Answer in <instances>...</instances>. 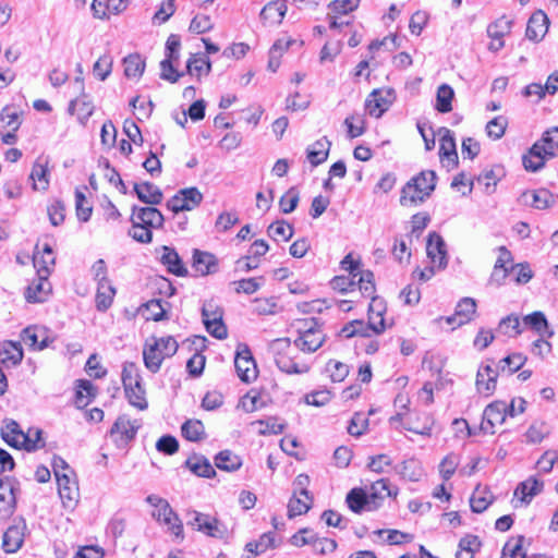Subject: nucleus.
Instances as JSON below:
<instances>
[{
  "label": "nucleus",
  "mask_w": 558,
  "mask_h": 558,
  "mask_svg": "<svg viewBox=\"0 0 558 558\" xmlns=\"http://www.w3.org/2000/svg\"><path fill=\"white\" fill-rule=\"evenodd\" d=\"M323 330L311 323L310 327L300 330L299 337L291 342L288 338L276 339L270 343V350L278 368L286 374H305L311 369L308 357L300 355L313 353L324 343Z\"/></svg>",
  "instance_id": "f257e3e1"
},
{
  "label": "nucleus",
  "mask_w": 558,
  "mask_h": 558,
  "mask_svg": "<svg viewBox=\"0 0 558 558\" xmlns=\"http://www.w3.org/2000/svg\"><path fill=\"white\" fill-rule=\"evenodd\" d=\"M399 489L396 486H390L389 481L380 478L371 484L366 488H353L345 498L348 507L355 513L363 511H376L383 505L387 497L397 498Z\"/></svg>",
  "instance_id": "f03ea898"
},
{
  "label": "nucleus",
  "mask_w": 558,
  "mask_h": 558,
  "mask_svg": "<svg viewBox=\"0 0 558 558\" xmlns=\"http://www.w3.org/2000/svg\"><path fill=\"white\" fill-rule=\"evenodd\" d=\"M178 341L172 336L155 337L146 339L143 347V361L145 367L157 373L162 362L173 356L178 351Z\"/></svg>",
  "instance_id": "7ed1b4c3"
},
{
  "label": "nucleus",
  "mask_w": 558,
  "mask_h": 558,
  "mask_svg": "<svg viewBox=\"0 0 558 558\" xmlns=\"http://www.w3.org/2000/svg\"><path fill=\"white\" fill-rule=\"evenodd\" d=\"M53 472L58 494L64 509L73 511L80 501V488L74 471L62 459H54Z\"/></svg>",
  "instance_id": "20e7f679"
},
{
  "label": "nucleus",
  "mask_w": 558,
  "mask_h": 558,
  "mask_svg": "<svg viewBox=\"0 0 558 558\" xmlns=\"http://www.w3.org/2000/svg\"><path fill=\"white\" fill-rule=\"evenodd\" d=\"M121 380L129 404L138 411H145L148 408V401L140 367L133 362H125Z\"/></svg>",
  "instance_id": "39448f33"
},
{
  "label": "nucleus",
  "mask_w": 558,
  "mask_h": 558,
  "mask_svg": "<svg viewBox=\"0 0 558 558\" xmlns=\"http://www.w3.org/2000/svg\"><path fill=\"white\" fill-rule=\"evenodd\" d=\"M2 439L11 447L34 451L45 446L43 432L38 428H29L26 433L13 420H5L1 427Z\"/></svg>",
  "instance_id": "423d86ee"
},
{
  "label": "nucleus",
  "mask_w": 558,
  "mask_h": 558,
  "mask_svg": "<svg viewBox=\"0 0 558 558\" xmlns=\"http://www.w3.org/2000/svg\"><path fill=\"white\" fill-rule=\"evenodd\" d=\"M522 412L523 398L513 399L510 404L504 401H494L485 408L480 428L483 433L493 435L508 416L513 417Z\"/></svg>",
  "instance_id": "0eeeda50"
},
{
  "label": "nucleus",
  "mask_w": 558,
  "mask_h": 558,
  "mask_svg": "<svg viewBox=\"0 0 558 558\" xmlns=\"http://www.w3.org/2000/svg\"><path fill=\"white\" fill-rule=\"evenodd\" d=\"M435 185L436 173L430 170L422 171L402 187L400 196L401 205L412 206L424 202L432 194Z\"/></svg>",
  "instance_id": "6e6552de"
},
{
  "label": "nucleus",
  "mask_w": 558,
  "mask_h": 558,
  "mask_svg": "<svg viewBox=\"0 0 558 558\" xmlns=\"http://www.w3.org/2000/svg\"><path fill=\"white\" fill-rule=\"evenodd\" d=\"M148 505L153 508V518L167 529V532L175 538L183 539V524L179 515L173 511L169 502L158 496L150 495L146 498Z\"/></svg>",
  "instance_id": "1a4fd4ad"
},
{
  "label": "nucleus",
  "mask_w": 558,
  "mask_h": 558,
  "mask_svg": "<svg viewBox=\"0 0 558 558\" xmlns=\"http://www.w3.org/2000/svg\"><path fill=\"white\" fill-rule=\"evenodd\" d=\"M496 254L497 258L490 275V282L501 286L506 283L507 279H510L520 284L521 276H523V265H514L511 253L505 246L497 247Z\"/></svg>",
  "instance_id": "9d476101"
},
{
  "label": "nucleus",
  "mask_w": 558,
  "mask_h": 558,
  "mask_svg": "<svg viewBox=\"0 0 558 558\" xmlns=\"http://www.w3.org/2000/svg\"><path fill=\"white\" fill-rule=\"evenodd\" d=\"M74 84L81 93L76 98L69 102L68 112L69 114L75 117L80 124L86 125L87 121L95 111V105L90 95L85 93V84L83 77H76L74 80Z\"/></svg>",
  "instance_id": "9b49d317"
},
{
  "label": "nucleus",
  "mask_w": 558,
  "mask_h": 558,
  "mask_svg": "<svg viewBox=\"0 0 558 558\" xmlns=\"http://www.w3.org/2000/svg\"><path fill=\"white\" fill-rule=\"evenodd\" d=\"M142 422L128 414L118 416L110 429V437L118 448L126 447L136 436Z\"/></svg>",
  "instance_id": "f8f14e48"
},
{
  "label": "nucleus",
  "mask_w": 558,
  "mask_h": 558,
  "mask_svg": "<svg viewBox=\"0 0 558 558\" xmlns=\"http://www.w3.org/2000/svg\"><path fill=\"white\" fill-rule=\"evenodd\" d=\"M341 269L349 276L357 278L359 292L362 296H369L375 293L374 275L368 270H361V265L352 254H348L340 263Z\"/></svg>",
  "instance_id": "ddd939ff"
},
{
  "label": "nucleus",
  "mask_w": 558,
  "mask_h": 558,
  "mask_svg": "<svg viewBox=\"0 0 558 558\" xmlns=\"http://www.w3.org/2000/svg\"><path fill=\"white\" fill-rule=\"evenodd\" d=\"M203 193L195 186L179 190L167 202V208L174 214L192 211L203 202Z\"/></svg>",
  "instance_id": "4468645a"
},
{
  "label": "nucleus",
  "mask_w": 558,
  "mask_h": 558,
  "mask_svg": "<svg viewBox=\"0 0 558 558\" xmlns=\"http://www.w3.org/2000/svg\"><path fill=\"white\" fill-rule=\"evenodd\" d=\"M234 367L238 377L243 383H252L257 378L256 362L246 344H239L234 356Z\"/></svg>",
  "instance_id": "2eb2a0df"
},
{
  "label": "nucleus",
  "mask_w": 558,
  "mask_h": 558,
  "mask_svg": "<svg viewBox=\"0 0 558 558\" xmlns=\"http://www.w3.org/2000/svg\"><path fill=\"white\" fill-rule=\"evenodd\" d=\"M437 137L439 140V161L447 171H451L457 168L459 162L453 134L450 130L440 128L437 131Z\"/></svg>",
  "instance_id": "dca6fc26"
},
{
  "label": "nucleus",
  "mask_w": 558,
  "mask_h": 558,
  "mask_svg": "<svg viewBox=\"0 0 558 558\" xmlns=\"http://www.w3.org/2000/svg\"><path fill=\"white\" fill-rule=\"evenodd\" d=\"M187 515V525L192 526L194 530L211 537L223 536L225 529L216 518L195 510L190 511Z\"/></svg>",
  "instance_id": "f3484780"
},
{
  "label": "nucleus",
  "mask_w": 558,
  "mask_h": 558,
  "mask_svg": "<svg viewBox=\"0 0 558 558\" xmlns=\"http://www.w3.org/2000/svg\"><path fill=\"white\" fill-rule=\"evenodd\" d=\"M393 100L395 95L391 89H375L366 98L365 109L369 116L380 118L389 109Z\"/></svg>",
  "instance_id": "a211bd4d"
},
{
  "label": "nucleus",
  "mask_w": 558,
  "mask_h": 558,
  "mask_svg": "<svg viewBox=\"0 0 558 558\" xmlns=\"http://www.w3.org/2000/svg\"><path fill=\"white\" fill-rule=\"evenodd\" d=\"M498 372L489 362H483L476 372L475 388L477 393L490 397L497 387Z\"/></svg>",
  "instance_id": "6ab92c4d"
},
{
  "label": "nucleus",
  "mask_w": 558,
  "mask_h": 558,
  "mask_svg": "<svg viewBox=\"0 0 558 558\" xmlns=\"http://www.w3.org/2000/svg\"><path fill=\"white\" fill-rule=\"evenodd\" d=\"M20 125L19 113L10 107L3 108L0 112V135L3 144L12 145L16 142V131Z\"/></svg>",
  "instance_id": "aec40b11"
},
{
  "label": "nucleus",
  "mask_w": 558,
  "mask_h": 558,
  "mask_svg": "<svg viewBox=\"0 0 558 558\" xmlns=\"http://www.w3.org/2000/svg\"><path fill=\"white\" fill-rule=\"evenodd\" d=\"M426 254L429 264L444 269L448 263L447 248L444 239L437 233H430L426 242Z\"/></svg>",
  "instance_id": "412c9836"
},
{
  "label": "nucleus",
  "mask_w": 558,
  "mask_h": 558,
  "mask_svg": "<svg viewBox=\"0 0 558 558\" xmlns=\"http://www.w3.org/2000/svg\"><path fill=\"white\" fill-rule=\"evenodd\" d=\"M511 22L506 17H500L487 27V35L489 37L488 50L498 52L505 46V37L510 33Z\"/></svg>",
  "instance_id": "4be33fe9"
},
{
  "label": "nucleus",
  "mask_w": 558,
  "mask_h": 558,
  "mask_svg": "<svg viewBox=\"0 0 558 558\" xmlns=\"http://www.w3.org/2000/svg\"><path fill=\"white\" fill-rule=\"evenodd\" d=\"M288 12L287 0H274L260 10L259 19L265 26H278Z\"/></svg>",
  "instance_id": "5701e85b"
},
{
  "label": "nucleus",
  "mask_w": 558,
  "mask_h": 558,
  "mask_svg": "<svg viewBox=\"0 0 558 558\" xmlns=\"http://www.w3.org/2000/svg\"><path fill=\"white\" fill-rule=\"evenodd\" d=\"M549 28V19L543 11L534 12L526 24L525 36L535 43L544 39Z\"/></svg>",
  "instance_id": "b1692460"
},
{
  "label": "nucleus",
  "mask_w": 558,
  "mask_h": 558,
  "mask_svg": "<svg viewBox=\"0 0 558 558\" xmlns=\"http://www.w3.org/2000/svg\"><path fill=\"white\" fill-rule=\"evenodd\" d=\"M371 303L368 306V327L375 333H381L386 329L385 324V314H386V303L383 299L375 296L374 293L369 295Z\"/></svg>",
  "instance_id": "393cba45"
},
{
  "label": "nucleus",
  "mask_w": 558,
  "mask_h": 558,
  "mask_svg": "<svg viewBox=\"0 0 558 558\" xmlns=\"http://www.w3.org/2000/svg\"><path fill=\"white\" fill-rule=\"evenodd\" d=\"M38 278L34 280L25 291V298L29 303H41L48 300L51 294V284L46 274H37Z\"/></svg>",
  "instance_id": "a878e982"
},
{
  "label": "nucleus",
  "mask_w": 558,
  "mask_h": 558,
  "mask_svg": "<svg viewBox=\"0 0 558 558\" xmlns=\"http://www.w3.org/2000/svg\"><path fill=\"white\" fill-rule=\"evenodd\" d=\"M54 254L52 247L47 242H38L36 244L33 262L37 274L50 275L52 267L54 266Z\"/></svg>",
  "instance_id": "bb28decb"
},
{
  "label": "nucleus",
  "mask_w": 558,
  "mask_h": 558,
  "mask_svg": "<svg viewBox=\"0 0 558 558\" xmlns=\"http://www.w3.org/2000/svg\"><path fill=\"white\" fill-rule=\"evenodd\" d=\"M23 342L33 350H43L52 341L48 330L40 326H29L22 331Z\"/></svg>",
  "instance_id": "cd10ccee"
},
{
  "label": "nucleus",
  "mask_w": 558,
  "mask_h": 558,
  "mask_svg": "<svg viewBox=\"0 0 558 558\" xmlns=\"http://www.w3.org/2000/svg\"><path fill=\"white\" fill-rule=\"evenodd\" d=\"M49 161L45 157H38L29 174V179L33 182V189L35 191H46L49 187Z\"/></svg>",
  "instance_id": "c85d7f7f"
},
{
  "label": "nucleus",
  "mask_w": 558,
  "mask_h": 558,
  "mask_svg": "<svg viewBox=\"0 0 558 558\" xmlns=\"http://www.w3.org/2000/svg\"><path fill=\"white\" fill-rule=\"evenodd\" d=\"M24 534L25 523L23 521L9 526L3 534V549L7 553H16L24 542Z\"/></svg>",
  "instance_id": "c756f323"
},
{
  "label": "nucleus",
  "mask_w": 558,
  "mask_h": 558,
  "mask_svg": "<svg viewBox=\"0 0 558 558\" xmlns=\"http://www.w3.org/2000/svg\"><path fill=\"white\" fill-rule=\"evenodd\" d=\"M549 159H553V157L547 155V150L534 143L525 154V171L537 172L544 168Z\"/></svg>",
  "instance_id": "7c9ffc66"
},
{
  "label": "nucleus",
  "mask_w": 558,
  "mask_h": 558,
  "mask_svg": "<svg viewBox=\"0 0 558 558\" xmlns=\"http://www.w3.org/2000/svg\"><path fill=\"white\" fill-rule=\"evenodd\" d=\"M494 500L495 496L488 486L477 485L470 497V506L473 512L481 513L485 511Z\"/></svg>",
  "instance_id": "2f4dec72"
},
{
  "label": "nucleus",
  "mask_w": 558,
  "mask_h": 558,
  "mask_svg": "<svg viewBox=\"0 0 558 558\" xmlns=\"http://www.w3.org/2000/svg\"><path fill=\"white\" fill-rule=\"evenodd\" d=\"M331 143L327 140V137H322L311 144L306 148V158L308 162L316 167L323 162H325L329 156Z\"/></svg>",
  "instance_id": "473e14b6"
},
{
  "label": "nucleus",
  "mask_w": 558,
  "mask_h": 558,
  "mask_svg": "<svg viewBox=\"0 0 558 558\" xmlns=\"http://www.w3.org/2000/svg\"><path fill=\"white\" fill-rule=\"evenodd\" d=\"M533 331L537 337H553L554 331L543 312L525 315V331Z\"/></svg>",
  "instance_id": "72a5a7b5"
},
{
  "label": "nucleus",
  "mask_w": 558,
  "mask_h": 558,
  "mask_svg": "<svg viewBox=\"0 0 558 558\" xmlns=\"http://www.w3.org/2000/svg\"><path fill=\"white\" fill-rule=\"evenodd\" d=\"M132 221H136L151 229H158L163 223V216L155 207H143L133 213Z\"/></svg>",
  "instance_id": "f704fd0d"
},
{
  "label": "nucleus",
  "mask_w": 558,
  "mask_h": 558,
  "mask_svg": "<svg viewBox=\"0 0 558 558\" xmlns=\"http://www.w3.org/2000/svg\"><path fill=\"white\" fill-rule=\"evenodd\" d=\"M23 360V350L19 342L3 341L0 343V361L7 366H15Z\"/></svg>",
  "instance_id": "c9c22d12"
},
{
  "label": "nucleus",
  "mask_w": 558,
  "mask_h": 558,
  "mask_svg": "<svg viewBox=\"0 0 558 558\" xmlns=\"http://www.w3.org/2000/svg\"><path fill=\"white\" fill-rule=\"evenodd\" d=\"M159 259L165 265L169 272L183 276L186 272L178 253L168 246H162L159 253Z\"/></svg>",
  "instance_id": "e433bc0d"
},
{
  "label": "nucleus",
  "mask_w": 558,
  "mask_h": 558,
  "mask_svg": "<svg viewBox=\"0 0 558 558\" xmlns=\"http://www.w3.org/2000/svg\"><path fill=\"white\" fill-rule=\"evenodd\" d=\"M116 289L111 281H100L97 283L95 303L98 311H107L114 299Z\"/></svg>",
  "instance_id": "4c0bfd02"
},
{
  "label": "nucleus",
  "mask_w": 558,
  "mask_h": 558,
  "mask_svg": "<svg viewBox=\"0 0 558 558\" xmlns=\"http://www.w3.org/2000/svg\"><path fill=\"white\" fill-rule=\"evenodd\" d=\"M275 547H277L276 535L268 532L260 535L257 541L247 543L245 550L250 554L247 558H255Z\"/></svg>",
  "instance_id": "58836bf2"
},
{
  "label": "nucleus",
  "mask_w": 558,
  "mask_h": 558,
  "mask_svg": "<svg viewBox=\"0 0 558 558\" xmlns=\"http://www.w3.org/2000/svg\"><path fill=\"white\" fill-rule=\"evenodd\" d=\"M186 71L190 75L201 80L207 76L211 71V62L208 57L201 54H192L186 63Z\"/></svg>",
  "instance_id": "ea45409f"
},
{
  "label": "nucleus",
  "mask_w": 558,
  "mask_h": 558,
  "mask_svg": "<svg viewBox=\"0 0 558 558\" xmlns=\"http://www.w3.org/2000/svg\"><path fill=\"white\" fill-rule=\"evenodd\" d=\"M310 493H293L288 504V515L294 518L306 513L312 506Z\"/></svg>",
  "instance_id": "a19ab883"
},
{
  "label": "nucleus",
  "mask_w": 558,
  "mask_h": 558,
  "mask_svg": "<svg viewBox=\"0 0 558 558\" xmlns=\"http://www.w3.org/2000/svg\"><path fill=\"white\" fill-rule=\"evenodd\" d=\"M134 191L143 203L157 205L162 201L160 189L153 183L144 182L134 184Z\"/></svg>",
  "instance_id": "79ce46f5"
},
{
  "label": "nucleus",
  "mask_w": 558,
  "mask_h": 558,
  "mask_svg": "<svg viewBox=\"0 0 558 558\" xmlns=\"http://www.w3.org/2000/svg\"><path fill=\"white\" fill-rule=\"evenodd\" d=\"M506 175L502 166L496 165L478 175L477 181L484 185L485 192L490 194L495 191L497 183Z\"/></svg>",
  "instance_id": "37998d69"
},
{
  "label": "nucleus",
  "mask_w": 558,
  "mask_h": 558,
  "mask_svg": "<svg viewBox=\"0 0 558 558\" xmlns=\"http://www.w3.org/2000/svg\"><path fill=\"white\" fill-rule=\"evenodd\" d=\"M397 473L410 482H418L424 476L422 463L415 459H409L397 468Z\"/></svg>",
  "instance_id": "c03bdc74"
},
{
  "label": "nucleus",
  "mask_w": 558,
  "mask_h": 558,
  "mask_svg": "<svg viewBox=\"0 0 558 558\" xmlns=\"http://www.w3.org/2000/svg\"><path fill=\"white\" fill-rule=\"evenodd\" d=\"M454 90L449 84H441L436 92L435 109L440 113H448L452 110Z\"/></svg>",
  "instance_id": "a18cd8bd"
},
{
  "label": "nucleus",
  "mask_w": 558,
  "mask_h": 558,
  "mask_svg": "<svg viewBox=\"0 0 558 558\" xmlns=\"http://www.w3.org/2000/svg\"><path fill=\"white\" fill-rule=\"evenodd\" d=\"M168 303L161 300H150L143 305L141 313L147 320L159 322L166 317Z\"/></svg>",
  "instance_id": "49530a36"
},
{
  "label": "nucleus",
  "mask_w": 558,
  "mask_h": 558,
  "mask_svg": "<svg viewBox=\"0 0 558 558\" xmlns=\"http://www.w3.org/2000/svg\"><path fill=\"white\" fill-rule=\"evenodd\" d=\"M508 128L507 117L500 114L496 116L485 124L484 132L490 141H499L504 137Z\"/></svg>",
  "instance_id": "de8ad7c7"
},
{
  "label": "nucleus",
  "mask_w": 558,
  "mask_h": 558,
  "mask_svg": "<svg viewBox=\"0 0 558 558\" xmlns=\"http://www.w3.org/2000/svg\"><path fill=\"white\" fill-rule=\"evenodd\" d=\"M15 504L13 485L9 480L0 478V513L8 514Z\"/></svg>",
  "instance_id": "09e8293b"
},
{
  "label": "nucleus",
  "mask_w": 558,
  "mask_h": 558,
  "mask_svg": "<svg viewBox=\"0 0 558 558\" xmlns=\"http://www.w3.org/2000/svg\"><path fill=\"white\" fill-rule=\"evenodd\" d=\"M215 464L218 469L233 472L241 468V458L230 450L219 452L215 458Z\"/></svg>",
  "instance_id": "8fccbe9b"
},
{
  "label": "nucleus",
  "mask_w": 558,
  "mask_h": 558,
  "mask_svg": "<svg viewBox=\"0 0 558 558\" xmlns=\"http://www.w3.org/2000/svg\"><path fill=\"white\" fill-rule=\"evenodd\" d=\"M435 423V418L430 414L423 413L416 418V421L411 422L407 428L415 434L430 437L433 435Z\"/></svg>",
  "instance_id": "3c124183"
},
{
  "label": "nucleus",
  "mask_w": 558,
  "mask_h": 558,
  "mask_svg": "<svg viewBox=\"0 0 558 558\" xmlns=\"http://www.w3.org/2000/svg\"><path fill=\"white\" fill-rule=\"evenodd\" d=\"M251 425L259 435H277L280 434L284 428V424L276 417L255 421Z\"/></svg>",
  "instance_id": "603ef678"
},
{
  "label": "nucleus",
  "mask_w": 558,
  "mask_h": 558,
  "mask_svg": "<svg viewBox=\"0 0 558 558\" xmlns=\"http://www.w3.org/2000/svg\"><path fill=\"white\" fill-rule=\"evenodd\" d=\"M481 542L477 536L466 535L459 542V548L456 558H473L474 554L478 551Z\"/></svg>",
  "instance_id": "864d4df0"
},
{
  "label": "nucleus",
  "mask_w": 558,
  "mask_h": 558,
  "mask_svg": "<svg viewBox=\"0 0 558 558\" xmlns=\"http://www.w3.org/2000/svg\"><path fill=\"white\" fill-rule=\"evenodd\" d=\"M293 227L283 220H277L268 227L267 233L275 241H289L293 235Z\"/></svg>",
  "instance_id": "5fc2aeb1"
},
{
  "label": "nucleus",
  "mask_w": 558,
  "mask_h": 558,
  "mask_svg": "<svg viewBox=\"0 0 558 558\" xmlns=\"http://www.w3.org/2000/svg\"><path fill=\"white\" fill-rule=\"evenodd\" d=\"M189 470L197 476L211 477L215 470L209 461L202 457H193L186 461Z\"/></svg>",
  "instance_id": "6e6d98bb"
},
{
  "label": "nucleus",
  "mask_w": 558,
  "mask_h": 558,
  "mask_svg": "<svg viewBox=\"0 0 558 558\" xmlns=\"http://www.w3.org/2000/svg\"><path fill=\"white\" fill-rule=\"evenodd\" d=\"M124 74L129 78L137 80L142 76L145 62L138 54H130L124 58Z\"/></svg>",
  "instance_id": "4d7b16f0"
},
{
  "label": "nucleus",
  "mask_w": 558,
  "mask_h": 558,
  "mask_svg": "<svg viewBox=\"0 0 558 558\" xmlns=\"http://www.w3.org/2000/svg\"><path fill=\"white\" fill-rule=\"evenodd\" d=\"M181 429L184 438L190 441H199L205 437V427L199 420H187Z\"/></svg>",
  "instance_id": "13d9d810"
},
{
  "label": "nucleus",
  "mask_w": 558,
  "mask_h": 558,
  "mask_svg": "<svg viewBox=\"0 0 558 558\" xmlns=\"http://www.w3.org/2000/svg\"><path fill=\"white\" fill-rule=\"evenodd\" d=\"M193 267L201 275H208L215 270V258L209 253L195 252L193 256Z\"/></svg>",
  "instance_id": "bf43d9fd"
},
{
  "label": "nucleus",
  "mask_w": 558,
  "mask_h": 558,
  "mask_svg": "<svg viewBox=\"0 0 558 558\" xmlns=\"http://www.w3.org/2000/svg\"><path fill=\"white\" fill-rule=\"evenodd\" d=\"M96 390L94 385L88 380H78L76 385L75 403L78 408L86 407L95 397Z\"/></svg>",
  "instance_id": "052dcab7"
},
{
  "label": "nucleus",
  "mask_w": 558,
  "mask_h": 558,
  "mask_svg": "<svg viewBox=\"0 0 558 558\" xmlns=\"http://www.w3.org/2000/svg\"><path fill=\"white\" fill-rule=\"evenodd\" d=\"M113 59L110 54L100 56L93 64V75L99 81H106L111 74Z\"/></svg>",
  "instance_id": "680f3d73"
},
{
  "label": "nucleus",
  "mask_w": 558,
  "mask_h": 558,
  "mask_svg": "<svg viewBox=\"0 0 558 558\" xmlns=\"http://www.w3.org/2000/svg\"><path fill=\"white\" fill-rule=\"evenodd\" d=\"M556 203L555 195L547 189L535 190L532 193V207L544 210L554 206Z\"/></svg>",
  "instance_id": "e2e57ef3"
},
{
  "label": "nucleus",
  "mask_w": 558,
  "mask_h": 558,
  "mask_svg": "<svg viewBox=\"0 0 558 558\" xmlns=\"http://www.w3.org/2000/svg\"><path fill=\"white\" fill-rule=\"evenodd\" d=\"M263 407L264 401L262 399V396L254 390H251L246 395H244L238 403V409L242 410L245 413H253L262 409Z\"/></svg>",
  "instance_id": "0e129e2a"
},
{
  "label": "nucleus",
  "mask_w": 558,
  "mask_h": 558,
  "mask_svg": "<svg viewBox=\"0 0 558 558\" xmlns=\"http://www.w3.org/2000/svg\"><path fill=\"white\" fill-rule=\"evenodd\" d=\"M214 21L210 15L197 13L191 20L189 31L193 34L202 35L214 28Z\"/></svg>",
  "instance_id": "69168bd1"
},
{
  "label": "nucleus",
  "mask_w": 558,
  "mask_h": 558,
  "mask_svg": "<svg viewBox=\"0 0 558 558\" xmlns=\"http://www.w3.org/2000/svg\"><path fill=\"white\" fill-rule=\"evenodd\" d=\"M536 143L547 150V155L554 158L558 151V126L544 132Z\"/></svg>",
  "instance_id": "338daca9"
},
{
  "label": "nucleus",
  "mask_w": 558,
  "mask_h": 558,
  "mask_svg": "<svg viewBox=\"0 0 558 558\" xmlns=\"http://www.w3.org/2000/svg\"><path fill=\"white\" fill-rule=\"evenodd\" d=\"M500 558H523V536L509 538L504 545Z\"/></svg>",
  "instance_id": "774afa93"
}]
</instances>
